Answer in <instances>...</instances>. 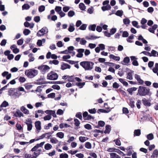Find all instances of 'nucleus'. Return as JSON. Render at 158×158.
I'll return each instance as SVG.
<instances>
[{
  "label": "nucleus",
  "instance_id": "obj_1",
  "mask_svg": "<svg viewBox=\"0 0 158 158\" xmlns=\"http://www.w3.org/2000/svg\"><path fill=\"white\" fill-rule=\"evenodd\" d=\"M138 93L140 96H145L147 95L150 96L152 94L149 88L143 86H139Z\"/></svg>",
  "mask_w": 158,
  "mask_h": 158
},
{
  "label": "nucleus",
  "instance_id": "obj_2",
  "mask_svg": "<svg viewBox=\"0 0 158 158\" xmlns=\"http://www.w3.org/2000/svg\"><path fill=\"white\" fill-rule=\"evenodd\" d=\"M94 63L90 61H83L80 63V65L85 70H91L93 68Z\"/></svg>",
  "mask_w": 158,
  "mask_h": 158
},
{
  "label": "nucleus",
  "instance_id": "obj_3",
  "mask_svg": "<svg viewBox=\"0 0 158 158\" xmlns=\"http://www.w3.org/2000/svg\"><path fill=\"white\" fill-rule=\"evenodd\" d=\"M25 74L30 78H32L37 75L38 71L34 69H30L25 71Z\"/></svg>",
  "mask_w": 158,
  "mask_h": 158
},
{
  "label": "nucleus",
  "instance_id": "obj_4",
  "mask_svg": "<svg viewBox=\"0 0 158 158\" xmlns=\"http://www.w3.org/2000/svg\"><path fill=\"white\" fill-rule=\"evenodd\" d=\"M58 74L53 71H51L48 74L47 78L48 80H55L57 79Z\"/></svg>",
  "mask_w": 158,
  "mask_h": 158
},
{
  "label": "nucleus",
  "instance_id": "obj_5",
  "mask_svg": "<svg viewBox=\"0 0 158 158\" xmlns=\"http://www.w3.org/2000/svg\"><path fill=\"white\" fill-rule=\"evenodd\" d=\"M48 32V29L46 27H44L41 29L39 30L37 33L36 35L38 37L44 35Z\"/></svg>",
  "mask_w": 158,
  "mask_h": 158
},
{
  "label": "nucleus",
  "instance_id": "obj_6",
  "mask_svg": "<svg viewBox=\"0 0 158 158\" xmlns=\"http://www.w3.org/2000/svg\"><path fill=\"white\" fill-rule=\"evenodd\" d=\"M38 69L41 70V72L43 74H44L48 71V70L50 69V68L47 65H43L39 66Z\"/></svg>",
  "mask_w": 158,
  "mask_h": 158
},
{
  "label": "nucleus",
  "instance_id": "obj_7",
  "mask_svg": "<svg viewBox=\"0 0 158 158\" xmlns=\"http://www.w3.org/2000/svg\"><path fill=\"white\" fill-rule=\"evenodd\" d=\"M130 58L131 60L132 61V64L133 65L137 66L139 65L138 62L137 60V58L135 56H131Z\"/></svg>",
  "mask_w": 158,
  "mask_h": 158
},
{
  "label": "nucleus",
  "instance_id": "obj_8",
  "mask_svg": "<svg viewBox=\"0 0 158 158\" xmlns=\"http://www.w3.org/2000/svg\"><path fill=\"white\" fill-rule=\"evenodd\" d=\"M77 51L78 53L76 55V56L78 58H81L83 56V53L84 52L85 49L83 48L77 49Z\"/></svg>",
  "mask_w": 158,
  "mask_h": 158
},
{
  "label": "nucleus",
  "instance_id": "obj_9",
  "mask_svg": "<svg viewBox=\"0 0 158 158\" xmlns=\"http://www.w3.org/2000/svg\"><path fill=\"white\" fill-rule=\"evenodd\" d=\"M76 40L77 42L80 41V44L82 45H85L87 42V41L84 38L81 39L80 37H78L76 39Z\"/></svg>",
  "mask_w": 158,
  "mask_h": 158
},
{
  "label": "nucleus",
  "instance_id": "obj_10",
  "mask_svg": "<svg viewBox=\"0 0 158 158\" xmlns=\"http://www.w3.org/2000/svg\"><path fill=\"white\" fill-rule=\"evenodd\" d=\"M70 68L71 66L69 64L62 62L61 66L60 69L62 70H64L67 69H69Z\"/></svg>",
  "mask_w": 158,
  "mask_h": 158
},
{
  "label": "nucleus",
  "instance_id": "obj_11",
  "mask_svg": "<svg viewBox=\"0 0 158 158\" xmlns=\"http://www.w3.org/2000/svg\"><path fill=\"white\" fill-rule=\"evenodd\" d=\"M110 110L111 109H110V108H107V110L102 109H99L98 110L97 112L99 114H100V113H108L110 112Z\"/></svg>",
  "mask_w": 158,
  "mask_h": 158
},
{
  "label": "nucleus",
  "instance_id": "obj_12",
  "mask_svg": "<svg viewBox=\"0 0 158 158\" xmlns=\"http://www.w3.org/2000/svg\"><path fill=\"white\" fill-rule=\"evenodd\" d=\"M142 102L143 105H144L145 106H151V104L150 102V101H149L148 100H147L146 99L144 98L142 100Z\"/></svg>",
  "mask_w": 158,
  "mask_h": 158
},
{
  "label": "nucleus",
  "instance_id": "obj_13",
  "mask_svg": "<svg viewBox=\"0 0 158 158\" xmlns=\"http://www.w3.org/2000/svg\"><path fill=\"white\" fill-rule=\"evenodd\" d=\"M14 116L16 117H21V116L23 117L24 115L23 113L21 112L19 110H17L14 114Z\"/></svg>",
  "mask_w": 158,
  "mask_h": 158
},
{
  "label": "nucleus",
  "instance_id": "obj_14",
  "mask_svg": "<svg viewBox=\"0 0 158 158\" xmlns=\"http://www.w3.org/2000/svg\"><path fill=\"white\" fill-rule=\"evenodd\" d=\"M157 25L155 24L152 26V27L149 28L148 30L150 32L154 33L155 30L157 28Z\"/></svg>",
  "mask_w": 158,
  "mask_h": 158
},
{
  "label": "nucleus",
  "instance_id": "obj_15",
  "mask_svg": "<svg viewBox=\"0 0 158 158\" xmlns=\"http://www.w3.org/2000/svg\"><path fill=\"white\" fill-rule=\"evenodd\" d=\"M35 128L38 131H40L41 129V122L40 121H37L35 123Z\"/></svg>",
  "mask_w": 158,
  "mask_h": 158
},
{
  "label": "nucleus",
  "instance_id": "obj_16",
  "mask_svg": "<svg viewBox=\"0 0 158 158\" xmlns=\"http://www.w3.org/2000/svg\"><path fill=\"white\" fill-rule=\"evenodd\" d=\"M21 95V93L19 91L14 92L12 98L15 99L18 98Z\"/></svg>",
  "mask_w": 158,
  "mask_h": 158
},
{
  "label": "nucleus",
  "instance_id": "obj_17",
  "mask_svg": "<svg viewBox=\"0 0 158 158\" xmlns=\"http://www.w3.org/2000/svg\"><path fill=\"white\" fill-rule=\"evenodd\" d=\"M152 158H157L158 157V150L157 149H155L153 152V153L151 156Z\"/></svg>",
  "mask_w": 158,
  "mask_h": 158
},
{
  "label": "nucleus",
  "instance_id": "obj_18",
  "mask_svg": "<svg viewBox=\"0 0 158 158\" xmlns=\"http://www.w3.org/2000/svg\"><path fill=\"white\" fill-rule=\"evenodd\" d=\"M106 130L104 131V133L105 134H109L110 131L111 129V127L110 125H107L106 126Z\"/></svg>",
  "mask_w": 158,
  "mask_h": 158
},
{
  "label": "nucleus",
  "instance_id": "obj_19",
  "mask_svg": "<svg viewBox=\"0 0 158 158\" xmlns=\"http://www.w3.org/2000/svg\"><path fill=\"white\" fill-rule=\"evenodd\" d=\"M20 110L25 114H28L29 113V110L26 109L24 106L21 107Z\"/></svg>",
  "mask_w": 158,
  "mask_h": 158
},
{
  "label": "nucleus",
  "instance_id": "obj_20",
  "mask_svg": "<svg viewBox=\"0 0 158 158\" xmlns=\"http://www.w3.org/2000/svg\"><path fill=\"white\" fill-rule=\"evenodd\" d=\"M75 27L73 23H71L69 24V27L68 29L69 31L72 32L75 30Z\"/></svg>",
  "mask_w": 158,
  "mask_h": 158
},
{
  "label": "nucleus",
  "instance_id": "obj_21",
  "mask_svg": "<svg viewBox=\"0 0 158 158\" xmlns=\"http://www.w3.org/2000/svg\"><path fill=\"white\" fill-rule=\"evenodd\" d=\"M109 57L110 58L117 61H119L120 59V58L119 56H116L113 54H110L109 56Z\"/></svg>",
  "mask_w": 158,
  "mask_h": 158
},
{
  "label": "nucleus",
  "instance_id": "obj_22",
  "mask_svg": "<svg viewBox=\"0 0 158 158\" xmlns=\"http://www.w3.org/2000/svg\"><path fill=\"white\" fill-rule=\"evenodd\" d=\"M141 134V130L140 129H138L135 130L134 132V136H139Z\"/></svg>",
  "mask_w": 158,
  "mask_h": 158
},
{
  "label": "nucleus",
  "instance_id": "obj_23",
  "mask_svg": "<svg viewBox=\"0 0 158 158\" xmlns=\"http://www.w3.org/2000/svg\"><path fill=\"white\" fill-rule=\"evenodd\" d=\"M111 7L110 5H107L106 6H103L102 7V9L103 11H105L106 10H110Z\"/></svg>",
  "mask_w": 158,
  "mask_h": 158
},
{
  "label": "nucleus",
  "instance_id": "obj_24",
  "mask_svg": "<svg viewBox=\"0 0 158 158\" xmlns=\"http://www.w3.org/2000/svg\"><path fill=\"white\" fill-rule=\"evenodd\" d=\"M130 72H129L127 74V78L130 80H131L133 79L132 75V72L133 73V71L130 70Z\"/></svg>",
  "mask_w": 158,
  "mask_h": 158
},
{
  "label": "nucleus",
  "instance_id": "obj_25",
  "mask_svg": "<svg viewBox=\"0 0 158 158\" xmlns=\"http://www.w3.org/2000/svg\"><path fill=\"white\" fill-rule=\"evenodd\" d=\"M79 7L82 10H84L86 9V6L85 4L83 3H80L79 5Z\"/></svg>",
  "mask_w": 158,
  "mask_h": 158
},
{
  "label": "nucleus",
  "instance_id": "obj_26",
  "mask_svg": "<svg viewBox=\"0 0 158 158\" xmlns=\"http://www.w3.org/2000/svg\"><path fill=\"white\" fill-rule=\"evenodd\" d=\"M96 25L95 24L90 25L89 26V30L95 31L96 27Z\"/></svg>",
  "mask_w": 158,
  "mask_h": 158
},
{
  "label": "nucleus",
  "instance_id": "obj_27",
  "mask_svg": "<svg viewBox=\"0 0 158 158\" xmlns=\"http://www.w3.org/2000/svg\"><path fill=\"white\" fill-rule=\"evenodd\" d=\"M135 35L133 34H131L128 38L127 39V41L129 43H132V42L131 40L134 39Z\"/></svg>",
  "mask_w": 158,
  "mask_h": 158
},
{
  "label": "nucleus",
  "instance_id": "obj_28",
  "mask_svg": "<svg viewBox=\"0 0 158 158\" xmlns=\"http://www.w3.org/2000/svg\"><path fill=\"white\" fill-rule=\"evenodd\" d=\"M115 14L117 16L121 17L123 15V11L122 10H118Z\"/></svg>",
  "mask_w": 158,
  "mask_h": 158
},
{
  "label": "nucleus",
  "instance_id": "obj_29",
  "mask_svg": "<svg viewBox=\"0 0 158 158\" xmlns=\"http://www.w3.org/2000/svg\"><path fill=\"white\" fill-rule=\"evenodd\" d=\"M76 84L77 86L79 87L80 88H81L85 85V82H77L76 83Z\"/></svg>",
  "mask_w": 158,
  "mask_h": 158
},
{
  "label": "nucleus",
  "instance_id": "obj_30",
  "mask_svg": "<svg viewBox=\"0 0 158 158\" xmlns=\"http://www.w3.org/2000/svg\"><path fill=\"white\" fill-rule=\"evenodd\" d=\"M30 8V6L27 4H24L22 6V9L23 10H28Z\"/></svg>",
  "mask_w": 158,
  "mask_h": 158
},
{
  "label": "nucleus",
  "instance_id": "obj_31",
  "mask_svg": "<svg viewBox=\"0 0 158 158\" xmlns=\"http://www.w3.org/2000/svg\"><path fill=\"white\" fill-rule=\"evenodd\" d=\"M9 106L8 103L6 101H4L0 105L1 107H5Z\"/></svg>",
  "mask_w": 158,
  "mask_h": 158
},
{
  "label": "nucleus",
  "instance_id": "obj_32",
  "mask_svg": "<svg viewBox=\"0 0 158 158\" xmlns=\"http://www.w3.org/2000/svg\"><path fill=\"white\" fill-rule=\"evenodd\" d=\"M30 33L31 31L27 29H25L23 31V34L25 35H28Z\"/></svg>",
  "mask_w": 158,
  "mask_h": 158
},
{
  "label": "nucleus",
  "instance_id": "obj_33",
  "mask_svg": "<svg viewBox=\"0 0 158 158\" xmlns=\"http://www.w3.org/2000/svg\"><path fill=\"white\" fill-rule=\"evenodd\" d=\"M52 148V146L51 145L48 143L46 144L44 146V148L46 150H50Z\"/></svg>",
  "mask_w": 158,
  "mask_h": 158
},
{
  "label": "nucleus",
  "instance_id": "obj_34",
  "mask_svg": "<svg viewBox=\"0 0 158 158\" xmlns=\"http://www.w3.org/2000/svg\"><path fill=\"white\" fill-rule=\"evenodd\" d=\"M79 140L81 142H84L86 140L88 139V138L85 137L80 136L79 137Z\"/></svg>",
  "mask_w": 158,
  "mask_h": 158
},
{
  "label": "nucleus",
  "instance_id": "obj_35",
  "mask_svg": "<svg viewBox=\"0 0 158 158\" xmlns=\"http://www.w3.org/2000/svg\"><path fill=\"white\" fill-rule=\"evenodd\" d=\"M130 61V59L129 57L126 56L124 58L123 60V62L125 63V64H126L128 63Z\"/></svg>",
  "mask_w": 158,
  "mask_h": 158
},
{
  "label": "nucleus",
  "instance_id": "obj_36",
  "mask_svg": "<svg viewBox=\"0 0 158 158\" xmlns=\"http://www.w3.org/2000/svg\"><path fill=\"white\" fill-rule=\"evenodd\" d=\"M119 80L121 82L123 83L124 85L127 86L128 85V83L127 81L124 80L122 78H119Z\"/></svg>",
  "mask_w": 158,
  "mask_h": 158
},
{
  "label": "nucleus",
  "instance_id": "obj_37",
  "mask_svg": "<svg viewBox=\"0 0 158 158\" xmlns=\"http://www.w3.org/2000/svg\"><path fill=\"white\" fill-rule=\"evenodd\" d=\"M100 36H96L93 35H90L89 37H86V38L88 40H94L97 38H100Z\"/></svg>",
  "mask_w": 158,
  "mask_h": 158
},
{
  "label": "nucleus",
  "instance_id": "obj_38",
  "mask_svg": "<svg viewBox=\"0 0 158 158\" xmlns=\"http://www.w3.org/2000/svg\"><path fill=\"white\" fill-rule=\"evenodd\" d=\"M56 136L57 137L60 138V139H62L64 137V134L62 132H59L56 134Z\"/></svg>",
  "mask_w": 158,
  "mask_h": 158
},
{
  "label": "nucleus",
  "instance_id": "obj_39",
  "mask_svg": "<svg viewBox=\"0 0 158 158\" xmlns=\"http://www.w3.org/2000/svg\"><path fill=\"white\" fill-rule=\"evenodd\" d=\"M147 137L148 139L152 140L154 139V136L152 133H150L147 135Z\"/></svg>",
  "mask_w": 158,
  "mask_h": 158
},
{
  "label": "nucleus",
  "instance_id": "obj_40",
  "mask_svg": "<svg viewBox=\"0 0 158 158\" xmlns=\"http://www.w3.org/2000/svg\"><path fill=\"white\" fill-rule=\"evenodd\" d=\"M130 20L127 18H125L123 19V22L125 25H128L130 23Z\"/></svg>",
  "mask_w": 158,
  "mask_h": 158
},
{
  "label": "nucleus",
  "instance_id": "obj_41",
  "mask_svg": "<svg viewBox=\"0 0 158 158\" xmlns=\"http://www.w3.org/2000/svg\"><path fill=\"white\" fill-rule=\"evenodd\" d=\"M25 123L27 126V130L28 131H30L31 130L32 127V124L29 123Z\"/></svg>",
  "mask_w": 158,
  "mask_h": 158
},
{
  "label": "nucleus",
  "instance_id": "obj_42",
  "mask_svg": "<svg viewBox=\"0 0 158 158\" xmlns=\"http://www.w3.org/2000/svg\"><path fill=\"white\" fill-rule=\"evenodd\" d=\"M85 147L87 148L91 149L92 147V145L89 142H87L85 144Z\"/></svg>",
  "mask_w": 158,
  "mask_h": 158
},
{
  "label": "nucleus",
  "instance_id": "obj_43",
  "mask_svg": "<svg viewBox=\"0 0 158 158\" xmlns=\"http://www.w3.org/2000/svg\"><path fill=\"white\" fill-rule=\"evenodd\" d=\"M45 10V6L44 5H41L38 8V10L40 12H42L44 11Z\"/></svg>",
  "mask_w": 158,
  "mask_h": 158
},
{
  "label": "nucleus",
  "instance_id": "obj_44",
  "mask_svg": "<svg viewBox=\"0 0 158 158\" xmlns=\"http://www.w3.org/2000/svg\"><path fill=\"white\" fill-rule=\"evenodd\" d=\"M75 14V12L73 10L69 11L68 13V15L69 17H73Z\"/></svg>",
  "mask_w": 158,
  "mask_h": 158
},
{
  "label": "nucleus",
  "instance_id": "obj_45",
  "mask_svg": "<svg viewBox=\"0 0 158 158\" xmlns=\"http://www.w3.org/2000/svg\"><path fill=\"white\" fill-rule=\"evenodd\" d=\"M68 155L66 153H61L60 155V158H68Z\"/></svg>",
  "mask_w": 158,
  "mask_h": 158
},
{
  "label": "nucleus",
  "instance_id": "obj_46",
  "mask_svg": "<svg viewBox=\"0 0 158 158\" xmlns=\"http://www.w3.org/2000/svg\"><path fill=\"white\" fill-rule=\"evenodd\" d=\"M115 152L120 155H122L123 156L126 155L124 154L123 152L121 151L120 150L118 149H116Z\"/></svg>",
  "mask_w": 158,
  "mask_h": 158
},
{
  "label": "nucleus",
  "instance_id": "obj_47",
  "mask_svg": "<svg viewBox=\"0 0 158 158\" xmlns=\"http://www.w3.org/2000/svg\"><path fill=\"white\" fill-rule=\"evenodd\" d=\"M25 157L26 158H37L36 156H32L30 154H26L25 155Z\"/></svg>",
  "mask_w": 158,
  "mask_h": 158
},
{
  "label": "nucleus",
  "instance_id": "obj_48",
  "mask_svg": "<svg viewBox=\"0 0 158 158\" xmlns=\"http://www.w3.org/2000/svg\"><path fill=\"white\" fill-rule=\"evenodd\" d=\"M61 7L60 6H56L55 8V11L57 12L58 13H60L61 11Z\"/></svg>",
  "mask_w": 158,
  "mask_h": 158
},
{
  "label": "nucleus",
  "instance_id": "obj_49",
  "mask_svg": "<svg viewBox=\"0 0 158 158\" xmlns=\"http://www.w3.org/2000/svg\"><path fill=\"white\" fill-rule=\"evenodd\" d=\"M23 38H21L17 41V44L19 45H21L23 44Z\"/></svg>",
  "mask_w": 158,
  "mask_h": 158
},
{
  "label": "nucleus",
  "instance_id": "obj_50",
  "mask_svg": "<svg viewBox=\"0 0 158 158\" xmlns=\"http://www.w3.org/2000/svg\"><path fill=\"white\" fill-rule=\"evenodd\" d=\"M14 89H10L8 91L9 95L11 97L13 95V93L14 92Z\"/></svg>",
  "mask_w": 158,
  "mask_h": 158
},
{
  "label": "nucleus",
  "instance_id": "obj_51",
  "mask_svg": "<svg viewBox=\"0 0 158 158\" xmlns=\"http://www.w3.org/2000/svg\"><path fill=\"white\" fill-rule=\"evenodd\" d=\"M50 142L53 143H56L59 141L58 140L55 138H52L50 139Z\"/></svg>",
  "mask_w": 158,
  "mask_h": 158
},
{
  "label": "nucleus",
  "instance_id": "obj_52",
  "mask_svg": "<svg viewBox=\"0 0 158 158\" xmlns=\"http://www.w3.org/2000/svg\"><path fill=\"white\" fill-rule=\"evenodd\" d=\"M135 102L132 99H131L129 102V105L132 108H133L135 107Z\"/></svg>",
  "mask_w": 158,
  "mask_h": 158
},
{
  "label": "nucleus",
  "instance_id": "obj_53",
  "mask_svg": "<svg viewBox=\"0 0 158 158\" xmlns=\"http://www.w3.org/2000/svg\"><path fill=\"white\" fill-rule=\"evenodd\" d=\"M129 36V33L126 31H123L122 34V37H127Z\"/></svg>",
  "mask_w": 158,
  "mask_h": 158
},
{
  "label": "nucleus",
  "instance_id": "obj_54",
  "mask_svg": "<svg viewBox=\"0 0 158 158\" xmlns=\"http://www.w3.org/2000/svg\"><path fill=\"white\" fill-rule=\"evenodd\" d=\"M157 53V52L154 50H152L151 52V56L156 57V54Z\"/></svg>",
  "mask_w": 158,
  "mask_h": 158
},
{
  "label": "nucleus",
  "instance_id": "obj_55",
  "mask_svg": "<svg viewBox=\"0 0 158 158\" xmlns=\"http://www.w3.org/2000/svg\"><path fill=\"white\" fill-rule=\"evenodd\" d=\"M87 25L86 24H83L81 25L80 27L79 28V29L84 30H85L86 27Z\"/></svg>",
  "mask_w": 158,
  "mask_h": 158
},
{
  "label": "nucleus",
  "instance_id": "obj_56",
  "mask_svg": "<svg viewBox=\"0 0 158 158\" xmlns=\"http://www.w3.org/2000/svg\"><path fill=\"white\" fill-rule=\"evenodd\" d=\"M52 118V116L50 114H48V115L44 116V120H48L51 119Z\"/></svg>",
  "mask_w": 158,
  "mask_h": 158
},
{
  "label": "nucleus",
  "instance_id": "obj_57",
  "mask_svg": "<svg viewBox=\"0 0 158 158\" xmlns=\"http://www.w3.org/2000/svg\"><path fill=\"white\" fill-rule=\"evenodd\" d=\"M74 121L75 122V125L76 126H78L80 125V122L79 120L77 118H75L74 120Z\"/></svg>",
  "mask_w": 158,
  "mask_h": 158
},
{
  "label": "nucleus",
  "instance_id": "obj_58",
  "mask_svg": "<svg viewBox=\"0 0 158 158\" xmlns=\"http://www.w3.org/2000/svg\"><path fill=\"white\" fill-rule=\"evenodd\" d=\"M76 117L80 119H82V116L81 113L80 112L77 113L76 115Z\"/></svg>",
  "mask_w": 158,
  "mask_h": 158
},
{
  "label": "nucleus",
  "instance_id": "obj_59",
  "mask_svg": "<svg viewBox=\"0 0 158 158\" xmlns=\"http://www.w3.org/2000/svg\"><path fill=\"white\" fill-rule=\"evenodd\" d=\"M89 112L91 114H95L96 112V109L95 108H93L92 109H89L88 110Z\"/></svg>",
  "mask_w": 158,
  "mask_h": 158
},
{
  "label": "nucleus",
  "instance_id": "obj_60",
  "mask_svg": "<svg viewBox=\"0 0 158 158\" xmlns=\"http://www.w3.org/2000/svg\"><path fill=\"white\" fill-rule=\"evenodd\" d=\"M94 11V8L91 6L87 10V12L90 14H92L93 13Z\"/></svg>",
  "mask_w": 158,
  "mask_h": 158
},
{
  "label": "nucleus",
  "instance_id": "obj_61",
  "mask_svg": "<svg viewBox=\"0 0 158 158\" xmlns=\"http://www.w3.org/2000/svg\"><path fill=\"white\" fill-rule=\"evenodd\" d=\"M85 128L87 130H91L92 129L91 125L89 124H87L84 125Z\"/></svg>",
  "mask_w": 158,
  "mask_h": 158
},
{
  "label": "nucleus",
  "instance_id": "obj_62",
  "mask_svg": "<svg viewBox=\"0 0 158 158\" xmlns=\"http://www.w3.org/2000/svg\"><path fill=\"white\" fill-rule=\"evenodd\" d=\"M64 111H63L61 109H59L57 110V111L56 112V114L57 115H61L63 114Z\"/></svg>",
  "mask_w": 158,
  "mask_h": 158
},
{
  "label": "nucleus",
  "instance_id": "obj_63",
  "mask_svg": "<svg viewBox=\"0 0 158 158\" xmlns=\"http://www.w3.org/2000/svg\"><path fill=\"white\" fill-rule=\"evenodd\" d=\"M116 28H112L110 30V33L111 35L114 34L116 31Z\"/></svg>",
  "mask_w": 158,
  "mask_h": 158
},
{
  "label": "nucleus",
  "instance_id": "obj_64",
  "mask_svg": "<svg viewBox=\"0 0 158 158\" xmlns=\"http://www.w3.org/2000/svg\"><path fill=\"white\" fill-rule=\"evenodd\" d=\"M34 20L36 23H38L40 20V17L39 16H35L34 18Z\"/></svg>",
  "mask_w": 158,
  "mask_h": 158
}]
</instances>
